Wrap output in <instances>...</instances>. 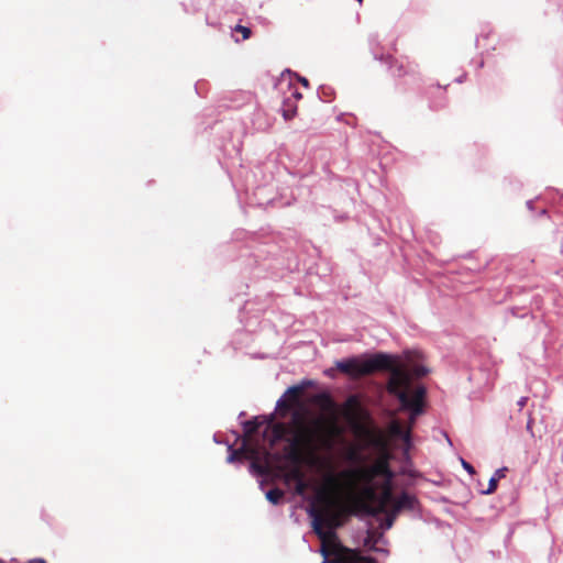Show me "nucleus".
Returning a JSON list of instances; mask_svg holds the SVG:
<instances>
[{
	"mask_svg": "<svg viewBox=\"0 0 563 563\" xmlns=\"http://www.w3.org/2000/svg\"><path fill=\"white\" fill-rule=\"evenodd\" d=\"M399 356L386 352L363 353L361 355H353L334 363V368L325 371V375L334 377V369L353 378L372 374L376 371L394 369L395 375L399 374L398 364Z\"/></svg>",
	"mask_w": 563,
	"mask_h": 563,
	"instance_id": "f257e3e1",
	"label": "nucleus"
},
{
	"mask_svg": "<svg viewBox=\"0 0 563 563\" xmlns=\"http://www.w3.org/2000/svg\"><path fill=\"white\" fill-rule=\"evenodd\" d=\"M240 451L244 453L245 461H250L249 472L254 477H268L273 459L280 457V453L251 446L246 438L242 439Z\"/></svg>",
	"mask_w": 563,
	"mask_h": 563,
	"instance_id": "f03ea898",
	"label": "nucleus"
},
{
	"mask_svg": "<svg viewBox=\"0 0 563 563\" xmlns=\"http://www.w3.org/2000/svg\"><path fill=\"white\" fill-rule=\"evenodd\" d=\"M382 63L388 66L390 74L397 78H405L406 85H418L420 82V75L418 66L409 60H399L386 55Z\"/></svg>",
	"mask_w": 563,
	"mask_h": 563,
	"instance_id": "7ed1b4c3",
	"label": "nucleus"
},
{
	"mask_svg": "<svg viewBox=\"0 0 563 563\" xmlns=\"http://www.w3.org/2000/svg\"><path fill=\"white\" fill-rule=\"evenodd\" d=\"M404 358L406 365L411 368V374L415 377L421 378L430 373V368L420 363V361L423 358V355L420 352L406 350L404 351Z\"/></svg>",
	"mask_w": 563,
	"mask_h": 563,
	"instance_id": "20e7f679",
	"label": "nucleus"
},
{
	"mask_svg": "<svg viewBox=\"0 0 563 563\" xmlns=\"http://www.w3.org/2000/svg\"><path fill=\"white\" fill-rule=\"evenodd\" d=\"M317 430L309 435H303L300 432L294 433L291 437L285 439L287 449L300 451L301 449H314L316 446Z\"/></svg>",
	"mask_w": 563,
	"mask_h": 563,
	"instance_id": "39448f33",
	"label": "nucleus"
},
{
	"mask_svg": "<svg viewBox=\"0 0 563 563\" xmlns=\"http://www.w3.org/2000/svg\"><path fill=\"white\" fill-rule=\"evenodd\" d=\"M393 498L390 489L384 490L376 498V505H364L362 511L366 517L378 518L383 512H386V504Z\"/></svg>",
	"mask_w": 563,
	"mask_h": 563,
	"instance_id": "423d86ee",
	"label": "nucleus"
},
{
	"mask_svg": "<svg viewBox=\"0 0 563 563\" xmlns=\"http://www.w3.org/2000/svg\"><path fill=\"white\" fill-rule=\"evenodd\" d=\"M389 501H393L396 512L416 510L419 506V499L407 490H401L397 496L393 495V498Z\"/></svg>",
	"mask_w": 563,
	"mask_h": 563,
	"instance_id": "0eeeda50",
	"label": "nucleus"
},
{
	"mask_svg": "<svg viewBox=\"0 0 563 563\" xmlns=\"http://www.w3.org/2000/svg\"><path fill=\"white\" fill-rule=\"evenodd\" d=\"M396 398L400 404L402 410L408 411L409 413H415V417H419L424 411L423 402L413 401L412 397L406 390H398L396 393Z\"/></svg>",
	"mask_w": 563,
	"mask_h": 563,
	"instance_id": "6e6552de",
	"label": "nucleus"
},
{
	"mask_svg": "<svg viewBox=\"0 0 563 563\" xmlns=\"http://www.w3.org/2000/svg\"><path fill=\"white\" fill-rule=\"evenodd\" d=\"M274 413L268 416V420L266 422V429L264 431V437L268 439L269 445L274 446L280 441H284V429L282 423H275L273 421Z\"/></svg>",
	"mask_w": 563,
	"mask_h": 563,
	"instance_id": "1a4fd4ad",
	"label": "nucleus"
},
{
	"mask_svg": "<svg viewBox=\"0 0 563 563\" xmlns=\"http://www.w3.org/2000/svg\"><path fill=\"white\" fill-rule=\"evenodd\" d=\"M314 386V382L311 379H302L299 384L289 386L282 397L276 402V409L287 407V398L296 397L298 394L303 391L308 387Z\"/></svg>",
	"mask_w": 563,
	"mask_h": 563,
	"instance_id": "9d476101",
	"label": "nucleus"
},
{
	"mask_svg": "<svg viewBox=\"0 0 563 563\" xmlns=\"http://www.w3.org/2000/svg\"><path fill=\"white\" fill-rule=\"evenodd\" d=\"M233 236L238 241L256 242L258 244H268L275 240V236L272 234H266L264 232H247L245 230H236L233 233Z\"/></svg>",
	"mask_w": 563,
	"mask_h": 563,
	"instance_id": "9b49d317",
	"label": "nucleus"
},
{
	"mask_svg": "<svg viewBox=\"0 0 563 563\" xmlns=\"http://www.w3.org/2000/svg\"><path fill=\"white\" fill-rule=\"evenodd\" d=\"M393 434L402 442V454L405 459H409V451L412 448V435L410 430H404L400 426L394 424Z\"/></svg>",
	"mask_w": 563,
	"mask_h": 563,
	"instance_id": "f8f14e48",
	"label": "nucleus"
},
{
	"mask_svg": "<svg viewBox=\"0 0 563 563\" xmlns=\"http://www.w3.org/2000/svg\"><path fill=\"white\" fill-rule=\"evenodd\" d=\"M306 512L309 516V518H311V527H312L313 532L320 539H324L325 533L322 529V520L319 516L318 509L313 501L306 508Z\"/></svg>",
	"mask_w": 563,
	"mask_h": 563,
	"instance_id": "ddd939ff",
	"label": "nucleus"
},
{
	"mask_svg": "<svg viewBox=\"0 0 563 563\" xmlns=\"http://www.w3.org/2000/svg\"><path fill=\"white\" fill-rule=\"evenodd\" d=\"M343 410L345 412V416L349 419H354L356 417L357 411L361 408V398L357 394H350L344 402H343Z\"/></svg>",
	"mask_w": 563,
	"mask_h": 563,
	"instance_id": "4468645a",
	"label": "nucleus"
},
{
	"mask_svg": "<svg viewBox=\"0 0 563 563\" xmlns=\"http://www.w3.org/2000/svg\"><path fill=\"white\" fill-rule=\"evenodd\" d=\"M268 416H255L250 420L242 421V428L245 435H251L261 429L263 424H266Z\"/></svg>",
	"mask_w": 563,
	"mask_h": 563,
	"instance_id": "2eb2a0df",
	"label": "nucleus"
},
{
	"mask_svg": "<svg viewBox=\"0 0 563 563\" xmlns=\"http://www.w3.org/2000/svg\"><path fill=\"white\" fill-rule=\"evenodd\" d=\"M507 472H508V468L506 466L497 468L495 471V473L493 474V476L489 478L487 488L482 490L481 493L483 495L493 494L497 489L499 479L504 478L506 476Z\"/></svg>",
	"mask_w": 563,
	"mask_h": 563,
	"instance_id": "dca6fc26",
	"label": "nucleus"
},
{
	"mask_svg": "<svg viewBox=\"0 0 563 563\" xmlns=\"http://www.w3.org/2000/svg\"><path fill=\"white\" fill-rule=\"evenodd\" d=\"M227 462L230 464H242L245 461L244 453L239 449L234 448V444L227 443Z\"/></svg>",
	"mask_w": 563,
	"mask_h": 563,
	"instance_id": "f3484780",
	"label": "nucleus"
},
{
	"mask_svg": "<svg viewBox=\"0 0 563 563\" xmlns=\"http://www.w3.org/2000/svg\"><path fill=\"white\" fill-rule=\"evenodd\" d=\"M280 111L285 120H291L297 113V104L291 98H286L283 101Z\"/></svg>",
	"mask_w": 563,
	"mask_h": 563,
	"instance_id": "a211bd4d",
	"label": "nucleus"
},
{
	"mask_svg": "<svg viewBox=\"0 0 563 563\" xmlns=\"http://www.w3.org/2000/svg\"><path fill=\"white\" fill-rule=\"evenodd\" d=\"M285 460L287 463L297 466L300 462V451L286 449L279 459H273V461Z\"/></svg>",
	"mask_w": 563,
	"mask_h": 563,
	"instance_id": "6ab92c4d",
	"label": "nucleus"
},
{
	"mask_svg": "<svg viewBox=\"0 0 563 563\" xmlns=\"http://www.w3.org/2000/svg\"><path fill=\"white\" fill-rule=\"evenodd\" d=\"M399 514L400 512H396V508L394 506L389 510L386 508V512H383L385 518L380 523V528L383 530H389L394 526Z\"/></svg>",
	"mask_w": 563,
	"mask_h": 563,
	"instance_id": "aec40b11",
	"label": "nucleus"
},
{
	"mask_svg": "<svg viewBox=\"0 0 563 563\" xmlns=\"http://www.w3.org/2000/svg\"><path fill=\"white\" fill-rule=\"evenodd\" d=\"M368 42H369L371 52H372L374 58L379 60V62L384 60L386 55L383 54V53H379V38H378V35L377 34H371L369 38H368Z\"/></svg>",
	"mask_w": 563,
	"mask_h": 563,
	"instance_id": "412c9836",
	"label": "nucleus"
},
{
	"mask_svg": "<svg viewBox=\"0 0 563 563\" xmlns=\"http://www.w3.org/2000/svg\"><path fill=\"white\" fill-rule=\"evenodd\" d=\"M265 496H266V499L272 505H278L284 497V492L278 487H274V488L268 489L266 492Z\"/></svg>",
	"mask_w": 563,
	"mask_h": 563,
	"instance_id": "4be33fe9",
	"label": "nucleus"
},
{
	"mask_svg": "<svg viewBox=\"0 0 563 563\" xmlns=\"http://www.w3.org/2000/svg\"><path fill=\"white\" fill-rule=\"evenodd\" d=\"M318 97L323 102H331L334 97V89L330 86L322 85L318 89Z\"/></svg>",
	"mask_w": 563,
	"mask_h": 563,
	"instance_id": "5701e85b",
	"label": "nucleus"
},
{
	"mask_svg": "<svg viewBox=\"0 0 563 563\" xmlns=\"http://www.w3.org/2000/svg\"><path fill=\"white\" fill-rule=\"evenodd\" d=\"M181 5L184 8V11L187 13H195L201 9L200 0H190V2H187L186 0H184L181 2Z\"/></svg>",
	"mask_w": 563,
	"mask_h": 563,
	"instance_id": "b1692460",
	"label": "nucleus"
},
{
	"mask_svg": "<svg viewBox=\"0 0 563 563\" xmlns=\"http://www.w3.org/2000/svg\"><path fill=\"white\" fill-rule=\"evenodd\" d=\"M233 32H239L242 34V38H234V41L236 43L241 42V41H245L247 38H250L251 34H252V31L249 26H244V25H241V24H236L233 29H232Z\"/></svg>",
	"mask_w": 563,
	"mask_h": 563,
	"instance_id": "393cba45",
	"label": "nucleus"
},
{
	"mask_svg": "<svg viewBox=\"0 0 563 563\" xmlns=\"http://www.w3.org/2000/svg\"><path fill=\"white\" fill-rule=\"evenodd\" d=\"M438 91L441 95L440 99L439 100H432L430 102V108L434 109V110L442 109L446 104V101H445V98H444V91H442V89H441V87L439 85H438Z\"/></svg>",
	"mask_w": 563,
	"mask_h": 563,
	"instance_id": "a878e982",
	"label": "nucleus"
},
{
	"mask_svg": "<svg viewBox=\"0 0 563 563\" xmlns=\"http://www.w3.org/2000/svg\"><path fill=\"white\" fill-rule=\"evenodd\" d=\"M426 395H427V388L423 385H418L415 389V396H413L412 400L423 402Z\"/></svg>",
	"mask_w": 563,
	"mask_h": 563,
	"instance_id": "bb28decb",
	"label": "nucleus"
},
{
	"mask_svg": "<svg viewBox=\"0 0 563 563\" xmlns=\"http://www.w3.org/2000/svg\"><path fill=\"white\" fill-rule=\"evenodd\" d=\"M383 474L385 475V478H386V484L387 485H390V483L394 481L396 474L395 472L390 468V466L388 464H385L383 466Z\"/></svg>",
	"mask_w": 563,
	"mask_h": 563,
	"instance_id": "cd10ccee",
	"label": "nucleus"
},
{
	"mask_svg": "<svg viewBox=\"0 0 563 563\" xmlns=\"http://www.w3.org/2000/svg\"><path fill=\"white\" fill-rule=\"evenodd\" d=\"M305 489H306L305 481L300 476H298V479L296 483V493L299 495H303Z\"/></svg>",
	"mask_w": 563,
	"mask_h": 563,
	"instance_id": "c85d7f7f",
	"label": "nucleus"
},
{
	"mask_svg": "<svg viewBox=\"0 0 563 563\" xmlns=\"http://www.w3.org/2000/svg\"><path fill=\"white\" fill-rule=\"evenodd\" d=\"M461 463H462V466L463 468L468 473V474H474L475 473V468L474 466L468 463L467 461H465L464 459H461Z\"/></svg>",
	"mask_w": 563,
	"mask_h": 563,
	"instance_id": "c756f323",
	"label": "nucleus"
},
{
	"mask_svg": "<svg viewBox=\"0 0 563 563\" xmlns=\"http://www.w3.org/2000/svg\"><path fill=\"white\" fill-rule=\"evenodd\" d=\"M266 205H267V206H272V207H284V206H289V205H290V202H289V201H287V202H285V203H280L278 199L273 198V199L268 200V201L266 202Z\"/></svg>",
	"mask_w": 563,
	"mask_h": 563,
	"instance_id": "7c9ffc66",
	"label": "nucleus"
},
{
	"mask_svg": "<svg viewBox=\"0 0 563 563\" xmlns=\"http://www.w3.org/2000/svg\"><path fill=\"white\" fill-rule=\"evenodd\" d=\"M320 399H323L328 402H332L331 395L329 391H321L318 396Z\"/></svg>",
	"mask_w": 563,
	"mask_h": 563,
	"instance_id": "2f4dec72",
	"label": "nucleus"
},
{
	"mask_svg": "<svg viewBox=\"0 0 563 563\" xmlns=\"http://www.w3.org/2000/svg\"><path fill=\"white\" fill-rule=\"evenodd\" d=\"M526 206L528 208V210L531 212V213H534L536 212V209H534V200L530 199L526 202Z\"/></svg>",
	"mask_w": 563,
	"mask_h": 563,
	"instance_id": "473e14b6",
	"label": "nucleus"
},
{
	"mask_svg": "<svg viewBox=\"0 0 563 563\" xmlns=\"http://www.w3.org/2000/svg\"><path fill=\"white\" fill-rule=\"evenodd\" d=\"M213 441L218 444H225L229 443L227 440H222L218 433L213 435Z\"/></svg>",
	"mask_w": 563,
	"mask_h": 563,
	"instance_id": "72a5a7b5",
	"label": "nucleus"
},
{
	"mask_svg": "<svg viewBox=\"0 0 563 563\" xmlns=\"http://www.w3.org/2000/svg\"><path fill=\"white\" fill-rule=\"evenodd\" d=\"M528 398L527 397H520V399L517 401V405L520 409H522L527 405Z\"/></svg>",
	"mask_w": 563,
	"mask_h": 563,
	"instance_id": "f704fd0d",
	"label": "nucleus"
},
{
	"mask_svg": "<svg viewBox=\"0 0 563 563\" xmlns=\"http://www.w3.org/2000/svg\"><path fill=\"white\" fill-rule=\"evenodd\" d=\"M258 486L261 489H264L265 484L267 483V477H258Z\"/></svg>",
	"mask_w": 563,
	"mask_h": 563,
	"instance_id": "c9c22d12",
	"label": "nucleus"
},
{
	"mask_svg": "<svg viewBox=\"0 0 563 563\" xmlns=\"http://www.w3.org/2000/svg\"><path fill=\"white\" fill-rule=\"evenodd\" d=\"M291 97L294 98V101L296 102L297 100H299L302 97V95L299 91L295 90V91H292Z\"/></svg>",
	"mask_w": 563,
	"mask_h": 563,
	"instance_id": "e433bc0d",
	"label": "nucleus"
},
{
	"mask_svg": "<svg viewBox=\"0 0 563 563\" xmlns=\"http://www.w3.org/2000/svg\"><path fill=\"white\" fill-rule=\"evenodd\" d=\"M26 563H47L44 559L35 558L32 560H29Z\"/></svg>",
	"mask_w": 563,
	"mask_h": 563,
	"instance_id": "4c0bfd02",
	"label": "nucleus"
},
{
	"mask_svg": "<svg viewBox=\"0 0 563 563\" xmlns=\"http://www.w3.org/2000/svg\"><path fill=\"white\" fill-rule=\"evenodd\" d=\"M526 429H527L528 432H530L533 435V433H532V419L528 420Z\"/></svg>",
	"mask_w": 563,
	"mask_h": 563,
	"instance_id": "58836bf2",
	"label": "nucleus"
},
{
	"mask_svg": "<svg viewBox=\"0 0 563 563\" xmlns=\"http://www.w3.org/2000/svg\"><path fill=\"white\" fill-rule=\"evenodd\" d=\"M299 81L301 82L302 86L305 87H308L309 86V81L306 77H298Z\"/></svg>",
	"mask_w": 563,
	"mask_h": 563,
	"instance_id": "ea45409f",
	"label": "nucleus"
},
{
	"mask_svg": "<svg viewBox=\"0 0 563 563\" xmlns=\"http://www.w3.org/2000/svg\"><path fill=\"white\" fill-rule=\"evenodd\" d=\"M465 76H466V75L464 74V75H462V76L457 77V78L455 79V81H456V82H459V84L463 82V80H464Z\"/></svg>",
	"mask_w": 563,
	"mask_h": 563,
	"instance_id": "a19ab883",
	"label": "nucleus"
},
{
	"mask_svg": "<svg viewBox=\"0 0 563 563\" xmlns=\"http://www.w3.org/2000/svg\"><path fill=\"white\" fill-rule=\"evenodd\" d=\"M373 550L379 553H388V551L385 549L373 548Z\"/></svg>",
	"mask_w": 563,
	"mask_h": 563,
	"instance_id": "79ce46f5",
	"label": "nucleus"
},
{
	"mask_svg": "<svg viewBox=\"0 0 563 563\" xmlns=\"http://www.w3.org/2000/svg\"><path fill=\"white\" fill-rule=\"evenodd\" d=\"M547 213V209L543 207L540 209V211L538 212V216H543Z\"/></svg>",
	"mask_w": 563,
	"mask_h": 563,
	"instance_id": "37998d69",
	"label": "nucleus"
},
{
	"mask_svg": "<svg viewBox=\"0 0 563 563\" xmlns=\"http://www.w3.org/2000/svg\"><path fill=\"white\" fill-rule=\"evenodd\" d=\"M409 415H410L409 417H410L411 421H415L418 418V417H415V413H409Z\"/></svg>",
	"mask_w": 563,
	"mask_h": 563,
	"instance_id": "c03bdc74",
	"label": "nucleus"
},
{
	"mask_svg": "<svg viewBox=\"0 0 563 563\" xmlns=\"http://www.w3.org/2000/svg\"><path fill=\"white\" fill-rule=\"evenodd\" d=\"M244 416H245V412L241 411L240 415H239V418H244Z\"/></svg>",
	"mask_w": 563,
	"mask_h": 563,
	"instance_id": "a18cd8bd",
	"label": "nucleus"
},
{
	"mask_svg": "<svg viewBox=\"0 0 563 563\" xmlns=\"http://www.w3.org/2000/svg\"><path fill=\"white\" fill-rule=\"evenodd\" d=\"M236 440L241 439V435L239 433H235Z\"/></svg>",
	"mask_w": 563,
	"mask_h": 563,
	"instance_id": "49530a36",
	"label": "nucleus"
},
{
	"mask_svg": "<svg viewBox=\"0 0 563 563\" xmlns=\"http://www.w3.org/2000/svg\"><path fill=\"white\" fill-rule=\"evenodd\" d=\"M478 66L483 67L484 66V62L482 60Z\"/></svg>",
	"mask_w": 563,
	"mask_h": 563,
	"instance_id": "de8ad7c7",
	"label": "nucleus"
},
{
	"mask_svg": "<svg viewBox=\"0 0 563 563\" xmlns=\"http://www.w3.org/2000/svg\"><path fill=\"white\" fill-rule=\"evenodd\" d=\"M358 3H362L363 0H356Z\"/></svg>",
	"mask_w": 563,
	"mask_h": 563,
	"instance_id": "09e8293b",
	"label": "nucleus"
},
{
	"mask_svg": "<svg viewBox=\"0 0 563 563\" xmlns=\"http://www.w3.org/2000/svg\"><path fill=\"white\" fill-rule=\"evenodd\" d=\"M561 249H562V253H563V244L561 245Z\"/></svg>",
	"mask_w": 563,
	"mask_h": 563,
	"instance_id": "8fccbe9b",
	"label": "nucleus"
},
{
	"mask_svg": "<svg viewBox=\"0 0 563 563\" xmlns=\"http://www.w3.org/2000/svg\"><path fill=\"white\" fill-rule=\"evenodd\" d=\"M0 563H5L4 561L0 560Z\"/></svg>",
	"mask_w": 563,
	"mask_h": 563,
	"instance_id": "3c124183",
	"label": "nucleus"
}]
</instances>
